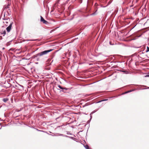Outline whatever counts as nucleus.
I'll list each match as a JSON object with an SVG mask.
<instances>
[{
	"instance_id": "f257e3e1",
	"label": "nucleus",
	"mask_w": 149,
	"mask_h": 149,
	"mask_svg": "<svg viewBox=\"0 0 149 149\" xmlns=\"http://www.w3.org/2000/svg\"><path fill=\"white\" fill-rule=\"evenodd\" d=\"M52 49H50L41 52L40 53L36 54L34 57V58H36L37 61H39L40 58L39 57V56H41L43 55L47 54V53L52 51Z\"/></svg>"
},
{
	"instance_id": "f03ea898",
	"label": "nucleus",
	"mask_w": 149,
	"mask_h": 149,
	"mask_svg": "<svg viewBox=\"0 0 149 149\" xmlns=\"http://www.w3.org/2000/svg\"><path fill=\"white\" fill-rule=\"evenodd\" d=\"M10 11L9 9H8V10L6 11H4L3 13L4 14V20H7L9 19V17H7L8 16H9L10 15Z\"/></svg>"
},
{
	"instance_id": "7ed1b4c3",
	"label": "nucleus",
	"mask_w": 149,
	"mask_h": 149,
	"mask_svg": "<svg viewBox=\"0 0 149 149\" xmlns=\"http://www.w3.org/2000/svg\"><path fill=\"white\" fill-rule=\"evenodd\" d=\"M58 87L59 88L62 90H61L60 91V92H62L64 93H67L66 91L67 90H69V88H67L66 87H62L60 85H58Z\"/></svg>"
},
{
	"instance_id": "20e7f679",
	"label": "nucleus",
	"mask_w": 149,
	"mask_h": 149,
	"mask_svg": "<svg viewBox=\"0 0 149 149\" xmlns=\"http://www.w3.org/2000/svg\"><path fill=\"white\" fill-rule=\"evenodd\" d=\"M13 23V22L12 23L11 22L9 25L6 28V31L8 32L10 31L12 27V24Z\"/></svg>"
},
{
	"instance_id": "39448f33",
	"label": "nucleus",
	"mask_w": 149,
	"mask_h": 149,
	"mask_svg": "<svg viewBox=\"0 0 149 149\" xmlns=\"http://www.w3.org/2000/svg\"><path fill=\"white\" fill-rule=\"evenodd\" d=\"M40 21L41 22H42L44 24H47L48 23L47 21L45 20L41 16H40Z\"/></svg>"
},
{
	"instance_id": "423d86ee",
	"label": "nucleus",
	"mask_w": 149,
	"mask_h": 149,
	"mask_svg": "<svg viewBox=\"0 0 149 149\" xmlns=\"http://www.w3.org/2000/svg\"><path fill=\"white\" fill-rule=\"evenodd\" d=\"M15 86L19 90L23 89L24 88V86H23L20 85L19 84H18L17 85H16Z\"/></svg>"
},
{
	"instance_id": "0eeeda50",
	"label": "nucleus",
	"mask_w": 149,
	"mask_h": 149,
	"mask_svg": "<svg viewBox=\"0 0 149 149\" xmlns=\"http://www.w3.org/2000/svg\"><path fill=\"white\" fill-rule=\"evenodd\" d=\"M62 117L61 116L56 118L55 120L58 122H60L62 119Z\"/></svg>"
},
{
	"instance_id": "6e6552de",
	"label": "nucleus",
	"mask_w": 149,
	"mask_h": 149,
	"mask_svg": "<svg viewBox=\"0 0 149 149\" xmlns=\"http://www.w3.org/2000/svg\"><path fill=\"white\" fill-rule=\"evenodd\" d=\"M131 1V0H125V1L123 3V4H127Z\"/></svg>"
},
{
	"instance_id": "1a4fd4ad",
	"label": "nucleus",
	"mask_w": 149,
	"mask_h": 149,
	"mask_svg": "<svg viewBox=\"0 0 149 149\" xmlns=\"http://www.w3.org/2000/svg\"><path fill=\"white\" fill-rule=\"evenodd\" d=\"M8 100L7 98H5L3 99L2 100L4 102H6Z\"/></svg>"
},
{
	"instance_id": "9d476101",
	"label": "nucleus",
	"mask_w": 149,
	"mask_h": 149,
	"mask_svg": "<svg viewBox=\"0 0 149 149\" xmlns=\"http://www.w3.org/2000/svg\"><path fill=\"white\" fill-rule=\"evenodd\" d=\"M9 8V6L8 5L4 7V9L3 11H6V9Z\"/></svg>"
},
{
	"instance_id": "9b49d317",
	"label": "nucleus",
	"mask_w": 149,
	"mask_h": 149,
	"mask_svg": "<svg viewBox=\"0 0 149 149\" xmlns=\"http://www.w3.org/2000/svg\"><path fill=\"white\" fill-rule=\"evenodd\" d=\"M134 90H130V91H127L126 92H125V93H124L123 94H126V93H130V92H132V91H133Z\"/></svg>"
},
{
	"instance_id": "f8f14e48",
	"label": "nucleus",
	"mask_w": 149,
	"mask_h": 149,
	"mask_svg": "<svg viewBox=\"0 0 149 149\" xmlns=\"http://www.w3.org/2000/svg\"><path fill=\"white\" fill-rule=\"evenodd\" d=\"M84 146L86 149H89L88 146V145Z\"/></svg>"
},
{
	"instance_id": "ddd939ff",
	"label": "nucleus",
	"mask_w": 149,
	"mask_h": 149,
	"mask_svg": "<svg viewBox=\"0 0 149 149\" xmlns=\"http://www.w3.org/2000/svg\"><path fill=\"white\" fill-rule=\"evenodd\" d=\"M121 71L125 73L126 74H127L128 73V72L127 71H126L125 70H123L122 71Z\"/></svg>"
},
{
	"instance_id": "4468645a",
	"label": "nucleus",
	"mask_w": 149,
	"mask_h": 149,
	"mask_svg": "<svg viewBox=\"0 0 149 149\" xmlns=\"http://www.w3.org/2000/svg\"><path fill=\"white\" fill-rule=\"evenodd\" d=\"M149 52V47L148 46L147 47V49L146 51V52Z\"/></svg>"
},
{
	"instance_id": "2eb2a0df",
	"label": "nucleus",
	"mask_w": 149,
	"mask_h": 149,
	"mask_svg": "<svg viewBox=\"0 0 149 149\" xmlns=\"http://www.w3.org/2000/svg\"><path fill=\"white\" fill-rule=\"evenodd\" d=\"M6 34V31L5 30H4L3 31H2V32L1 33L2 34H4L5 35Z\"/></svg>"
},
{
	"instance_id": "dca6fc26",
	"label": "nucleus",
	"mask_w": 149,
	"mask_h": 149,
	"mask_svg": "<svg viewBox=\"0 0 149 149\" xmlns=\"http://www.w3.org/2000/svg\"><path fill=\"white\" fill-rule=\"evenodd\" d=\"M68 138H70V139H73L74 140V139H76L75 138H74L73 137H71V136H68V137H67Z\"/></svg>"
},
{
	"instance_id": "f3484780",
	"label": "nucleus",
	"mask_w": 149,
	"mask_h": 149,
	"mask_svg": "<svg viewBox=\"0 0 149 149\" xmlns=\"http://www.w3.org/2000/svg\"><path fill=\"white\" fill-rule=\"evenodd\" d=\"M60 135L62 136H64V137H68V136H67V135H63V134H60Z\"/></svg>"
},
{
	"instance_id": "a211bd4d",
	"label": "nucleus",
	"mask_w": 149,
	"mask_h": 149,
	"mask_svg": "<svg viewBox=\"0 0 149 149\" xmlns=\"http://www.w3.org/2000/svg\"><path fill=\"white\" fill-rule=\"evenodd\" d=\"M97 10H96V11H95V12L91 14V15H94L96 14V11H97Z\"/></svg>"
},
{
	"instance_id": "6ab92c4d",
	"label": "nucleus",
	"mask_w": 149,
	"mask_h": 149,
	"mask_svg": "<svg viewBox=\"0 0 149 149\" xmlns=\"http://www.w3.org/2000/svg\"><path fill=\"white\" fill-rule=\"evenodd\" d=\"M67 93H70V89L69 88V90H67L66 91Z\"/></svg>"
},
{
	"instance_id": "aec40b11",
	"label": "nucleus",
	"mask_w": 149,
	"mask_h": 149,
	"mask_svg": "<svg viewBox=\"0 0 149 149\" xmlns=\"http://www.w3.org/2000/svg\"><path fill=\"white\" fill-rule=\"evenodd\" d=\"M67 134L72 135V134L71 133H70V132H69V131H68V132H67Z\"/></svg>"
},
{
	"instance_id": "412c9836",
	"label": "nucleus",
	"mask_w": 149,
	"mask_h": 149,
	"mask_svg": "<svg viewBox=\"0 0 149 149\" xmlns=\"http://www.w3.org/2000/svg\"><path fill=\"white\" fill-rule=\"evenodd\" d=\"M36 130L38 131H40V132H44V131H42V130H38V129H36Z\"/></svg>"
},
{
	"instance_id": "4be33fe9",
	"label": "nucleus",
	"mask_w": 149,
	"mask_h": 149,
	"mask_svg": "<svg viewBox=\"0 0 149 149\" xmlns=\"http://www.w3.org/2000/svg\"><path fill=\"white\" fill-rule=\"evenodd\" d=\"M108 100V99H105V100H102V101H107Z\"/></svg>"
},
{
	"instance_id": "5701e85b",
	"label": "nucleus",
	"mask_w": 149,
	"mask_h": 149,
	"mask_svg": "<svg viewBox=\"0 0 149 149\" xmlns=\"http://www.w3.org/2000/svg\"><path fill=\"white\" fill-rule=\"evenodd\" d=\"M109 44H110V45H113V44H112L111 43V42H109Z\"/></svg>"
},
{
	"instance_id": "b1692460",
	"label": "nucleus",
	"mask_w": 149,
	"mask_h": 149,
	"mask_svg": "<svg viewBox=\"0 0 149 149\" xmlns=\"http://www.w3.org/2000/svg\"><path fill=\"white\" fill-rule=\"evenodd\" d=\"M60 0H57V1H56V3H58Z\"/></svg>"
},
{
	"instance_id": "393cba45",
	"label": "nucleus",
	"mask_w": 149,
	"mask_h": 149,
	"mask_svg": "<svg viewBox=\"0 0 149 149\" xmlns=\"http://www.w3.org/2000/svg\"><path fill=\"white\" fill-rule=\"evenodd\" d=\"M37 39L36 40H32V41H35V40H37Z\"/></svg>"
},
{
	"instance_id": "a878e982",
	"label": "nucleus",
	"mask_w": 149,
	"mask_h": 149,
	"mask_svg": "<svg viewBox=\"0 0 149 149\" xmlns=\"http://www.w3.org/2000/svg\"><path fill=\"white\" fill-rule=\"evenodd\" d=\"M102 100H101V101H99L97 103H99V102H102Z\"/></svg>"
},
{
	"instance_id": "bb28decb",
	"label": "nucleus",
	"mask_w": 149,
	"mask_h": 149,
	"mask_svg": "<svg viewBox=\"0 0 149 149\" xmlns=\"http://www.w3.org/2000/svg\"><path fill=\"white\" fill-rule=\"evenodd\" d=\"M146 56H147V58H149V57L147 55H146Z\"/></svg>"
},
{
	"instance_id": "cd10ccee",
	"label": "nucleus",
	"mask_w": 149,
	"mask_h": 149,
	"mask_svg": "<svg viewBox=\"0 0 149 149\" xmlns=\"http://www.w3.org/2000/svg\"><path fill=\"white\" fill-rule=\"evenodd\" d=\"M90 120L92 118V116H90Z\"/></svg>"
},
{
	"instance_id": "c85d7f7f",
	"label": "nucleus",
	"mask_w": 149,
	"mask_h": 149,
	"mask_svg": "<svg viewBox=\"0 0 149 149\" xmlns=\"http://www.w3.org/2000/svg\"><path fill=\"white\" fill-rule=\"evenodd\" d=\"M146 77H149V75H147L146 76Z\"/></svg>"
},
{
	"instance_id": "c756f323",
	"label": "nucleus",
	"mask_w": 149,
	"mask_h": 149,
	"mask_svg": "<svg viewBox=\"0 0 149 149\" xmlns=\"http://www.w3.org/2000/svg\"><path fill=\"white\" fill-rule=\"evenodd\" d=\"M62 126V125L58 126L57 127H60Z\"/></svg>"
},
{
	"instance_id": "7c9ffc66",
	"label": "nucleus",
	"mask_w": 149,
	"mask_h": 149,
	"mask_svg": "<svg viewBox=\"0 0 149 149\" xmlns=\"http://www.w3.org/2000/svg\"><path fill=\"white\" fill-rule=\"evenodd\" d=\"M133 6V5H131V6H130V7H132Z\"/></svg>"
},
{
	"instance_id": "2f4dec72",
	"label": "nucleus",
	"mask_w": 149,
	"mask_h": 149,
	"mask_svg": "<svg viewBox=\"0 0 149 149\" xmlns=\"http://www.w3.org/2000/svg\"><path fill=\"white\" fill-rule=\"evenodd\" d=\"M94 112H95V111H94V112H92V113H94Z\"/></svg>"
},
{
	"instance_id": "473e14b6",
	"label": "nucleus",
	"mask_w": 149,
	"mask_h": 149,
	"mask_svg": "<svg viewBox=\"0 0 149 149\" xmlns=\"http://www.w3.org/2000/svg\"><path fill=\"white\" fill-rule=\"evenodd\" d=\"M146 88L149 89V87H148L147 88Z\"/></svg>"
},
{
	"instance_id": "72a5a7b5",
	"label": "nucleus",
	"mask_w": 149,
	"mask_h": 149,
	"mask_svg": "<svg viewBox=\"0 0 149 149\" xmlns=\"http://www.w3.org/2000/svg\"><path fill=\"white\" fill-rule=\"evenodd\" d=\"M5 49V48H4V47H3V49Z\"/></svg>"
},
{
	"instance_id": "f704fd0d",
	"label": "nucleus",
	"mask_w": 149,
	"mask_h": 149,
	"mask_svg": "<svg viewBox=\"0 0 149 149\" xmlns=\"http://www.w3.org/2000/svg\"><path fill=\"white\" fill-rule=\"evenodd\" d=\"M49 134V135H52V136H53V135H52V134Z\"/></svg>"
},
{
	"instance_id": "c9c22d12",
	"label": "nucleus",
	"mask_w": 149,
	"mask_h": 149,
	"mask_svg": "<svg viewBox=\"0 0 149 149\" xmlns=\"http://www.w3.org/2000/svg\"><path fill=\"white\" fill-rule=\"evenodd\" d=\"M132 9L134 10V8H132Z\"/></svg>"
},
{
	"instance_id": "e433bc0d",
	"label": "nucleus",
	"mask_w": 149,
	"mask_h": 149,
	"mask_svg": "<svg viewBox=\"0 0 149 149\" xmlns=\"http://www.w3.org/2000/svg\"><path fill=\"white\" fill-rule=\"evenodd\" d=\"M142 54H143L144 53H143V52H142Z\"/></svg>"
},
{
	"instance_id": "4c0bfd02",
	"label": "nucleus",
	"mask_w": 149,
	"mask_h": 149,
	"mask_svg": "<svg viewBox=\"0 0 149 149\" xmlns=\"http://www.w3.org/2000/svg\"><path fill=\"white\" fill-rule=\"evenodd\" d=\"M1 58H0V60H1Z\"/></svg>"
},
{
	"instance_id": "58836bf2",
	"label": "nucleus",
	"mask_w": 149,
	"mask_h": 149,
	"mask_svg": "<svg viewBox=\"0 0 149 149\" xmlns=\"http://www.w3.org/2000/svg\"><path fill=\"white\" fill-rule=\"evenodd\" d=\"M140 47H138L137 48H139Z\"/></svg>"
}]
</instances>
